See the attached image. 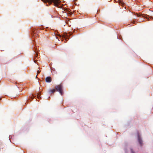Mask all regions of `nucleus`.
<instances>
[{
	"instance_id": "obj_6",
	"label": "nucleus",
	"mask_w": 153,
	"mask_h": 153,
	"mask_svg": "<svg viewBox=\"0 0 153 153\" xmlns=\"http://www.w3.org/2000/svg\"><path fill=\"white\" fill-rule=\"evenodd\" d=\"M56 91V89H52L49 90L48 91V92L50 93H54Z\"/></svg>"
},
{
	"instance_id": "obj_2",
	"label": "nucleus",
	"mask_w": 153,
	"mask_h": 153,
	"mask_svg": "<svg viewBox=\"0 0 153 153\" xmlns=\"http://www.w3.org/2000/svg\"><path fill=\"white\" fill-rule=\"evenodd\" d=\"M55 89L57 91H59L61 95L63 94V92L62 89V86L61 85H59L55 86Z\"/></svg>"
},
{
	"instance_id": "obj_12",
	"label": "nucleus",
	"mask_w": 153,
	"mask_h": 153,
	"mask_svg": "<svg viewBox=\"0 0 153 153\" xmlns=\"http://www.w3.org/2000/svg\"><path fill=\"white\" fill-rule=\"evenodd\" d=\"M46 6H48L47 4H46Z\"/></svg>"
},
{
	"instance_id": "obj_13",
	"label": "nucleus",
	"mask_w": 153,
	"mask_h": 153,
	"mask_svg": "<svg viewBox=\"0 0 153 153\" xmlns=\"http://www.w3.org/2000/svg\"><path fill=\"white\" fill-rule=\"evenodd\" d=\"M139 16V15L138 14L137 15V16Z\"/></svg>"
},
{
	"instance_id": "obj_11",
	"label": "nucleus",
	"mask_w": 153,
	"mask_h": 153,
	"mask_svg": "<svg viewBox=\"0 0 153 153\" xmlns=\"http://www.w3.org/2000/svg\"><path fill=\"white\" fill-rule=\"evenodd\" d=\"M38 75L37 74L36 76V78H37V76Z\"/></svg>"
},
{
	"instance_id": "obj_4",
	"label": "nucleus",
	"mask_w": 153,
	"mask_h": 153,
	"mask_svg": "<svg viewBox=\"0 0 153 153\" xmlns=\"http://www.w3.org/2000/svg\"><path fill=\"white\" fill-rule=\"evenodd\" d=\"M52 81L51 78L50 76H48L45 78V81L46 82L50 83Z\"/></svg>"
},
{
	"instance_id": "obj_8",
	"label": "nucleus",
	"mask_w": 153,
	"mask_h": 153,
	"mask_svg": "<svg viewBox=\"0 0 153 153\" xmlns=\"http://www.w3.org/2000/svg\"><path fill=\"white\" fill-rule=\"evenodd\" d=\"M131 153H135L133 151L132 149H131Z\"/></svg>"
},
{
	"instance_id": "obj_5",
	"label": "nucleus",
	"mask_w": 153,
	"mask_h": 153,
	"mask_svg": "<svg viewBox=\"0 0 153 153\" xmlns=\"http://www.w3.org/2000/svg\"><path fill=\"white\" fill-rule=\"evenodd\" d=\"M69 36L68 35L67 33H65L62 36V38L65 39L66 41H67V39H68Z\"/></svg>"
},
{
	"instance_id": "obj_7",
	"label": "nucleus",
	"mask_w": 153,
	"mask_h": 153,
	"mask_svg": "<svg viewBox=\"0 0 153 153\" xmlns=\"http://www.w3.org/2000/svg\"><path fill=\"white\" fill-rule=\"evenodd\" d=\"M40 71L39 70L37 71V74L38 75V74L40 73Z\"/></svg>"
},
{
	"instance_id": "obj_9",
	"label": "nucleus",
	"mask_w": 153,
	"mask_h": 153,
	"mask_svg": "<svg viewBox=\"0 0 153 153\" xmlns=\"http://www.w3.org/2000/svg\"><path fill=\"white\" fill-rule=\"evenodd\" d=\"M39 95V94H38V95H37V98H39V96H40Z\"/></svg>"
},
{
	"instance_id": "obj_10",
	"label": "nucleus",
	"mask_w": 153,
	"mask_h": 153,
	"mask_svg": "<svg viewBox=\"0 0 153 153\" xmlns=\"http://www.w3.org/2000/svg\"><path fill=\"white\" fill-rule=\"evenodd\" d=\"M37 55H37V54L36 53V56H37Z\"/></svg>"
},
{
	"instance_id": "obj_1",
	"label": "nucleus",
	"mask_w": 153,
	"mask_h": 153,
	"mask_svg": "<svg viewBox=\"0 0 153 153\" xmlns=\"http://www.w3.org/2000/svg\"><path fill=\"white\" fill-rule=\"evenodd\" d=\"M44 3L48 2L49 4H53L56 7L60 8L59 5L60 4L61 1L59 0H41Z\"/></svg>"
},
{
	"instance_id": "obj_14",
	"label": "nucleus",
	"mask_w": 153,
	"mask_h": 153,
	"mask_svg": "<svg viewBox=\"0 0 153 153\" xmlns=\"http://www.w3.org/2000/svg\"><path fill=\"white\" fill-rule=\"evenodd\" d=\"M134 22V23H135Z\"/></svg>"
},
{
	"instance_id": "obj_3",
	"label": "nucleus",
	"mask_w": 153,
	"mask_h": 153,
	"mask_svg": "<svg viewBox=\"0 0 153 153\" xmlns=\"http://www.w3.org/2000/svg\"><path fill=\"white\" fill-rule=\"evenodd\" d=\"M137 137L138 141L139 144H140V146H142L143 144V141L141 138V137L139 133L138 134Z\"/></svg>"
}]
</instances>
